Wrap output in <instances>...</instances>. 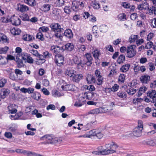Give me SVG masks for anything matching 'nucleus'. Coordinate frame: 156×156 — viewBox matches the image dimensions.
<instances>
[{
  "mask_svg": "<svg viewBox=\"0 0 156 156\" xmlns=\"http://www.w3.org/2000/svg\"><path fill=\"white\" fill-rule=\"evenodd\" d=\"M62 26L58 23L52 24L50 25L52 30L55 32V36L60 39L62 38V37L61 33L64 30Z\"/></svg>",
  "mask_w": 156,
  "mask_h": 156,
  "instance_id": "obj_1",
  "label": "nucleus"
},
{
  "mask_svg": "<svg viewBox=\"0 0 156 156\" xmlns=\"http://www.w3.org/2000/svg\"><path fill=\"white\" fill-rule=\"evenodd\" d=\"M41 139L45 140V141L44 143L45 144H52L58 142L57 139L55 138L53 136L46 135L42 136Z\"/></svg>",
  "mask_w": 156,
  "mask_h": 156,
  "instance_id": "obj_2",
  "label": "nucleus"
},
{
  "mask_svg": "<svg viewBox=\"0 0 156 156\" xmlns=\"http://www.w3.org/2000/svg\"><path fill=\"white\" fill-rule=\"evenodd\" d=\"M135 46L131 45L127 47L126 48V56L129 58L133 57L136 53V51L134 49Z\"/></svg>",
  "mask_w": 156,
  "mask_h": 156,
  "instance_id": "obj_3",
  "label": "nucleus"
},
{
  "mask_svg": "<svg viewBox=\"0 0 156 156\" xmlns=\"http://www.w3.org/2000/svg\"><path fill=\"white\" fill-rule=\"evenodd\" d=\"M54 60L56 65L59 66H61L63 65L64 58L62 55L60 54H56L55 55Z\"/></svg>",
  "mask_w": 156,
  "mask_h": 156,
  "instance_id": "obj_4",
  "label": "nucleus"
},
{
  "mask_svg": "<svg viewBox=\"0 0 156 156\" xmlns=\"http://www.w3.org/2000/svg\"><path fill=\"white\" fill-rule=\"evenodd\" d=\"M118 147V146L115 143H112L109 146V148L106 149L105 150L106 155L112 154L115 152V150Z\"/></svg>",
  "mask_w": 156,
  "mask_h": 156,
  "instance_id": "obj_5",
  "label": "nucleus"
},
{
  "mask_svg": "<svg viewBox=\"0 0 156 156\" xmlns=\"http://www.w3.org/2000/svg\"><path fill=\"white\" fill-rule=\"evenodd\" d=\"M9 21L13 25L16 26L19 25L21 23L20 19L18 17L15 16L14 15L10 18Z\"/></svg>",
  "mask_w": 156,
  "mask_h": 156,
  "instance_id": "obj_6",
  "label": "nucleus"
},
{
  "mask_svg": "<svg viewBox=\"0 0 156 156\" xmlns=\"http://www.w3.org/2000/svg\"><path fill=\"white\" fill-rule=\"evenodd\" d=\"M83 94V97L86 99L95 100L96 99L95 96H97V94L96 93H94V92H85Z\"/></svg>",
  "mask_w": 156,
  "mask_h": 156,
  "instance_id": "obj_7",
  "label": "nucleus"
},
{
  "mask_svg": "<svg viewBox=\"0 0 156 156\" xmlns=\"http://www.w3.org/2000/svg\"><path fill=\"white\" fill-rule=\"evenodd\" d=\"M93 56L95 60V63L97 65H98L99 64V58L101 55V53L100 51L98 50H95L92 52Z\"/></svg>",
  "mask_w": 156,
  "mask_h": 156,
  "instance_id": "obj_8",
  "label": "nucleus"
},
{
  "mask_svg": "<svg viewBox=\"0 0 156 156\" xmlns=\"http://www.w3.org/2000/svg\"><path fill=\"white\" fill-rule=\"evenodd\" d=\"M84 56L86 59V64L88 66H91L93 60V58L91 53H87L85 54Z\"/></svg>",
  "mask_w": 156,
  "mask_h": 156,
  "instance_id": "obj_9",
  "label": "nucleus"
},
{
  "mask_svg": "<svg viewBox=\"0 0 156 156\" xmlns=\"http://www.w3.org/2000/svg\"><path fill=\"white\" fill-rule=\"evenodd\" d=\"M147 96L152 99L151 101L154 103L156 101V91L152 90L149 91L147 93Z\"/></svg>",
  "mask_w": 156,
  "mask_h": 156,
  "instance_id": "obj_10",
  "label": "nucleus"
},
{
  "mask_svg": "<svg viewBox=\"0 0 156 156\" xmlns=\"http://www.w3.org/2000/svg\"><path fill=\"white\" fill-rule=\"evenodd\" d=\"M60 83H63V84L61 86L62 90H71L73 88V85L71 84H67L66 82L63 80H61Z\"/></svg>",
  "mask_w": 156,
  "mask_h": 156,
  "instance_id": "obj_11",
  "label": "nucleus"
},
{
  "mask_svg": "<svg viewBox=\"0 0 156 156\" xmlns=\"http://www.w3.org/2000/svg\"><path fill=\"white\" fill-rule=\"evenodd\" d=\"M85 98L83 97V94L82 96L80 97L78 99V101H76L75 104L74 106L76 107H80L83 105L84 104V102L86 101Z\"/></svg>",
  "mask_w": 156,
  "mask_h": 156,
  "instance_id": "obj_12",
  "label": "nucleus"
},
{
  "mask_svg": "<svg viewBox=\"0 0 156 156\" xmlns=\"http://www.w3.org/2000/svg\"><path fill=\"white\" fill-rule=\"evenodd\" d=\"M83 76L80 74H76L74 73L73 76L71 77V79L74 82L78 83L82 79Z\"/></svg>",
  "mask_w": 156,
  "mask_h": 156,
  "instance_id": "obj_13",
  "label": "nucleus"
},
{
  "mask_svg": "<svg viewBox=\"0 0 156 156\" xmlns=\"http://www.w3.org/2000/svg\"><path fill=\"white\" fill-rule=\"evenodd\" d=\"M17 9L18 11L21 12H27L29 10V8L27 6L20 4L18 5Z\"/></svg>",
  "mask_w": 156,
  "mask_h": 156,
  "instance_id": "obj_14",
  "label": "nucleus"
},
{
  "mask_svg": "<svg viewBox=\"0 0 156 156\" xmlns=\"http://www.w3.org/2000/svg\"><path fill=\"white\" fill-rule=\"evenodd\" d=\"M150 76L147 75H144L142 76L140 78L141 82L143 83H148L150 80Z\"/></svg>",
  "mask_w": 156,
  "mask_h": 156,
  "instance_id": "obj_15",
  "label": "nucleus"
},
{
  "mask_svg": "<svg viewBox=\"0 0 156 156\" xmlns=\"http://www.w3.org/2000/svg\"><path fill=\"white\" fill-rule=\"evenodd\" d=\"M30 96L33 99L38 101L41 98V94L39 92L35 91L30 95Z\"/></svg>",
  "mask_w": 156,
  "mask_h": 156,
  "instance_id": "obj_16",
  "label": "nucleus"
},
{
  "mask_svg": "<svg viewBox=\"0 0 156 156\" xmlns=\"http://www.w3.org/2000/svg\"><path fill=\"white\" fill-rule=\"evenodd\" d=\"M16 107V105L14 104H10L8 106V108L9 113L14 114L16 112L17 110Z\"/></svg>",
  "mask_w": 156,
  "mask_h": 156,
  "instance_id": "obj_17",
  "label": "nucleus"
},
{
  "mask_svg": "<svg viewBox=\"0 0 156 156\" xmlns=\"http://www.w3.org/2000/svg\"><path fill=\"white\" fill-rule=\"evenodd\" d=\"M154 6H152L149 9V13L156 15V0H150Z\"/></svg>",
  "mask_w": 156,
  "mask_h": 156,
  "instance_id": "obj_18",
  "label": "nucleus"
},
{
  "mask_svg": "<svg viewBox=\"0 0 156 156\" xmlns=\"http://www.w3.org/2000/svg\"><path fill=\"white\" fill-rule=\"evenodd\" d=\"M76 71L72 69H66L65 72V74L68 77L71 78L73 76Z\"/></svg>",
  "mask_w": 156,
  "mask_h": 156,
  "instance_id": "obj_19",
  "label": "nucleus"
},
{
  "mask_svg": "<svg viewBox=\"0 0 156 156\" xmlns=\"http://www.w3.org/2000/svg\"><path fill=\"white\" fill-rule=\"evenodd\" d=\"M9 93V90L8 89H3L0 91V97L4 98Z\"/></svg>",
  "mask_w": 156,
  "mask_h": 156,
  "instance_id": "obj_20",
  "label": "nucleus"
},
{
  "mask_svg": "<svg viewBox=\"0 0 156 156\" xmlns=\"http://www.w3.org/2000/svg\"><path fill=\"white\" fill-rule=\"evenodd\" d=\"M61 50V48L59 46L53 45L50 48V50L53 52L55 53L56 54L59 53Z\"/></svg>",
  "mask_w": 156,
  "mask_h": 156,
  "instance_id": "obj_21",
  "label": "nucleus"
},
{
  "mask_svg": "<svg viewBox=\"0 0 156 156\" xmlns=\"http://www.w3.org/2000/svg\"><path fill=\"white\" fill-rule=\"evenodd\" d=\"M22 153L27 156H41V155L39 154L28 151L23 150Z\"/></svg>",
  "mask_w": 156,
  "mask_h": 156,
  "instance_id": "obj_22",
  "label": "nucleus"
},
{
  "mask_svg": "<svg viewBox=\"0 0 156 156\" xmlns=\"http://www.w3.org/2000/svg\"><path fill=\"white\" fill-rule=\"evenodd\" d=\"M142 130L135 128L133 130V133L134 136L136 137L141 136L142 133Z\"/></svg>",
  "mask_w": 156,
  "mask_h": 156,
  "instance_id": "obj_23",
  "label": "nucleus"
},
{
  "mask_svg": "<svg viewBox=\"0 0 156 156\" xmlns=\"http://www.w3.org/2000/svg\"><path fill=\"white\" fill-rule=\"evenodd\" d=\"M51 8V5L48 4H44L41 7L42 11L44 12L49 11L50 9Z\"/></svg>",
  "mask_w": 156,
  "mask_h": 156,
  "instance_id": "obj_24",
  "label": "nucleus"
},
{
  "mask_svg": "<svg viewBox=\"0 0 156 156\" xmlns=\"http://www.w3.org/2000/svg\"><path fill=\"white\" fill-rule=\"evenodd\" d=\"M130 67V65L129 64H126L122 66L120 69V70L121 72L126 73L129 70Z\"/></svg>",
  "mask_w": 156,
  "mask_h": 156,
  "instance_id": "obj_25",
  "label": "nucleus"
},
{
  "mask_svg": "<svg viewBox=\"0 0 156 156\" xmlns=\"http://www.w3.org/2000/svg\"><path fill=\"white\" fill-rule=\"evenodd\" d=\"M145 144L150 146H156V139L146 140L145 141Z\"/></svg>",
  "mask_w": 156,
  "mask_h": 156,
  "instance_id": "obj_26",
  "label": "nucleus"
},
{
  "mask_svg": "<svg viewBox=\"0 0 156 156\" xmlns=\"http://www.w3.org/2000/svg\"><path fill=\"white\" fill-rule=\"evenodd\" d=\"M78 3V1L76 0L73 1L72 2L71 8L74 11H77L79 8Z\"/></svg>",
  "mask_w": 156,
  "mask_h": 156,
  "instance_id": "obj_27",
  "label": "nucleus"
},
{
  "mask_svg": "<svg viewBox=\"0 0 156 156\" xmlns=\"http://www.w3.org/2000/svg\"><path fill=\"white\" fill-rule=\"evenodd\" d=\"M33 36L28 34H24L22 36L23 39L25 41H32Z\"/></svg>",
  "mask_w": 156,
  "mask_h": 156,
  "instance_id": "obj_28",
  "label": "nucleus"
},
{
  "mask_svg": "<svg viewBox=\"0 0 156 156\" xmlns=\"http://www.w3.org/2000/svg\"><path fill=\"white\" fill-rule=\"evenodd\" d=\"M126 91L129 95H133L136 92V90L133 87H130L127 88Z\"/></svg>",
  "mask_w": 156,
  "mask_h": 156,
  "instance_id": "obj_29",
  "label": "nucleus"
},
{
  "mask_svg": "<svg viewBox=\"0 0 156 156\" xmlns=\"http://www.w3.org/2000/svg\"><path fill=\"white\" fill-rule=\"evenodd\" d=\"M64 34L65 36L69 38H71L73 37V33L71 30L68 29L65 30Z\"/></svg>",
  "mask_w": 156,
  "mask_h": 156,
  "instance_id": "obj_30",
  "label": "nucleus"
},
{
  "mask_svg": "<svg viewBox=\"0 0 156 156\" xmlns=\"http://www.w3.org/2000/svg\"><path fill=\"white\" fill-rule=\"evenodd\" d=\"M119 88V86L117 84H115L112 87V88H107L106 90L109 91L115 92L117 91Z\"/></svg>",
  "mask_w": 156,
  "mask_h": 156,
  "instance_id": "obj_31",
  "label": "nucleus"
},
{
  "mask_svg": "<svg viewBox=\"0 0 156 156\" xmlns=\"http://www.w3.org/2000/svg\"><path fill=\"white\" fill-rule=\"evenodd\" d=\"M11 33L14 35H18L21 32V30L17 28H13L10 30Z\"/></svg>",
  "mask_w": 156,
  "mask_h": 156,
  "instance_id": "obj_32",
  "label": "nucleus"
},
{
  "mask_svg": "<svg viewBox=\"0 0 156 156\" xmlns=\"http://www.w3.org/2000/svg\"><path fill=\"white\" fill-rule=\"evenodd\" d=\"M66 50L69 51H72L74 48V45L73 43H67L65 45Z\"/></svg>",
  "mask_w": 156,
  "mask_h": 156,
  "instance_id": "obj_33",
  "label": "nucleus"
},
{
  "mask_svg": "<svg viewBox=\"0 0 156 156\" xmlns=\"http://www.w3.org/2000/svg\"><path fill=\"white\" fill-rule=\"evenodd\" d=\"M125 60V57L124 55H120L118 57L117 62L119 64H122Z\"/></svg>",
  "mask_w": 156,
  "mask_h": 156,
  "instance_id": "obj_34",
  "label": "nucleus"
},
{
  "mask_svg": "<svg viewBox=\"0 0 156 156\" xmlns=\"http://www.w3.org/2000/svg\"><path fill=\"white\" fill-rule=\"evenodd\" d=\"M97 131L95 129H93L89 131V132L87 133V138H91L93 136H96Z\"/></svg>",
  "mask_w": 156,
  "mask_h": 156,
  "instance_id": "obj_35",
  "label": "nucleus"
},
{
  "mask_svg": "<svg viewBox=\"0 0 156 156\" xmlns=\"http://www.w3.org/2000/svg\"><path fill=\"white\" fill-rule=\"evenodd\" d=\"M118 19L120 21H122L126 20V14L123 13L119 14L117 16Z\"/></svg>",
  "mask_w": 156,
  "mask_h": 156,
  "instance_id": "obj_36",
  "label": "nucleus"
},
{
  "mask_svg": "<svg viewBox=\"0 0 156 156\" xmlns=\"http://www.w3.org/2000/svg\"><path fill=\"white\" fill-rule=\"evenodd\" d=\"M16 62L17 65V66L18 68H21L23 67L24 65L23 64L22 60L20 59L18 57L16 58Z\"/></svg>",
  "mask_w": 156,
  "mask_h": 156,
  "instance_id": "obj_37",
  "label": "nucleus"
},
{
  "mask_svg": "<svg viewBox=\"0 0 156 156\" xmlns=\"http://www.w3.org/2000/svg\"><path fill=\"white\" fill-rule=\"evenodd\" d=\"M86 80L88 83L95 82L96 80L94 77L91 75H89L86 78Z\"/></svg>",
  "mask_w": 156,
  "mask_h": 156,
  "instance_id": "obj_38",
  "label": "nucleus"
},
{
  "mask_svg": "<svg viewBox=\"0 0 156 156\" xmlns=\"http://www.w3.org/2000/svg\"><path fill=\"white\" fill-rule=\"evenodd\" d=\"M147 90V87H140L138 92V96H141L143 93H145Z\"/></svg>",
  "mask_w": 156,
  "mask_h": 156,
  "instance_id": "obj_39",
  "label": "nucleus"
},
{
  "mask_svg": "<svg viewBox=\"0 0 156 156\" xmlns=\"http://www.w3.org/2000/svg\"><path fill=\"white\" fill-rule=\"evenodd\" d=\"M2 41L3 43H6L7 42V37L3 34L0 33V42Z\"/></svg>",
  "mask_w": 156,
  "mask_h": 156,
  "instance_id": "obj_40",
  "label": "nucleus"
},
{
  "mask_svg": "<svg viewBox=\"0 0 156 156\" xmlns=\"http://www.w3.org/2000/svg\"><path fill=\"white\" fill-rule=\"evenodd\" d=\"M24 2L31 6H34L36 3L35 0H24Z\"/></svg>",
  "mask_w": 156,
  "mask_h": 156,
  "instance_id": "obj_41",
  "label": "nucleus"
},
{
  "mask_svg": "<svg viewBox=\"0 0 156 156\" xmlns=\"http://www.w3.org/2000/svg\"><path fill=\"white\" fill-rule=\"evenodd\" d=\"M72 60L73 61L74 64H77L78 66H81V62L79 61V58L77 56H74L73 57Z\"/></svg>",
  "mask_w": 156,
  "mask_h": 156,
  "instance_id": "obj_42",
  "label": "nucleus"
},
{
  "mask_svg": "<svg viewBox=\"0 0 156 156\" xmlns=\"http://www.w3.org/2000/svg\"><path fill=\"white\" fill-rule=\"evenodd\" d=\"M117 94L119 97L122 98H126L127 96V94L126 93L120 91L117 93Z\"/></svg>",
  "mask_w": 156,
  "mask_h": 156,
  "instance_id": "obj_43",
  "label": "nucleus"
},
{
  "mask_svg": "<svg viewBox=\"0 0 156 156\" xmlns=\"http://www.w3.org/2000/svg\"><path fill=\"white\" fill-rule=\"evenodd\" d=\"M138 36L137 35H131L130 37L129 38V41L131 43H132L136 41L138 38Z\"/></svg>",
  "mask_w": 156,
  "mask_h": 156,
  "instance_id": "obj_44",
  "label": "nucleus"
},
{
  "mask_svg": "<svg viewBox=\"0 0 156 156\" xmlns=\"http://www.w3.org/2000/svg\"><path fill=\"white\" fill-rule=\"evenodd\" d=\"M108 29V27L105 24L102 25L100 26V31L103 33H105L107 31Z\"/></svg>",
  "mask_w": 156,
  "mask_h": 156,
  "instance_id": "obj_45",
  "label": "nucleus"
},
{
  "mask_svg": "<svg viewBox=\"0 0 156 156\" xmlns=\"http://www.w3.org/2000/svg\"><path fill=\"white\" fill-rule=\"evenodd\" d=\"M125 77L126 76L124 74H120L119 77V82L121 83H123L125 80Z\"/></svg>",
  "mask_w": 156,
  "mask_h": 156,
  "instance_id": "obj_46",
  "label": "nucleus"
},
{
  "mask_svg": "<svg viewBox=\"0 0 156 156\" xmlns=\"http://www.w3.org/2000/svg\"><path fill=\"white\" fill-rule=\"evenodd\" d=\"M91 4L92 6L95 9H98L100 8V4L95 0L92 2Z\"/></svg>",
  "mask_w": 156,
  "mask_h": 156,
  "instance_id": "obj_47",
  "label": "nucleus"
},
{
  "mask_svg": "<svg viewBox=\"0 0 156 156\" xmlns=\"http://www.w3.org/2000/svg\"><path fill=\"white\" fill-rule=\"evenodd\" d=\"M99 108H96L90 110L88 112V114H95L99 113Z\"/></svg>",
  "mask_w": 156,
  "mask_h": 156,
  "instance_id": "obj_48",
  "label": "nucleus"
},
{
  "mask_svg": "<svg viewBox=\"0 0 156 156\" xmlns=\"http://www.w3.org/2000/svg\"><path fill=\"white\" fill-rule=\"evenodd\" d=\"M17 130V126L15 124H12L9 128V130L12 133L15 132Z\"/></svg>",
  "mask_w": 156,
  "mask_h": 156,
  "instance_id": "obj_49",
  "label": "nucleus"
},
{
  "mask_svg": "<svg viewBox=\"0 0 156 156\" xmlns=\"http://www.w3.org/2000/svg\"><path fill=\"white\" fill-rule=\"evenodd\" d=\"M36 38L40 39L41 41H43L44 40L43 35L41 32L39 31L38 33L36 36Z\"/></svg>",
  "mask_w": 156,
  "mask_h": 156,
  "instance_id": "obj_50",
  "label": "nucleus"
},
{
  "mask_svg": "<svg viewBox=\"0 0 156 156\" xmlns=\"http://www.w3.org/2000/svg\"><path fill=\"white\" fill-rule=\"evenodd\" d=\"M92 154H95V155H106V154L105 153V150L102 151H93L92 152Z\"/></svg>",
  "mask_w": 156,
  "mask_h": 156,
  "instance_id": "obj_51",
  "label": "nucleus"
},
{
  "mask_svg": "<svg viewBox=\"0 0 156 156\" xmlns=\"http://www.w3.org/2000/svg\"><path fill=\"white\" fill-rule=\"evenodd\" d=\"M7 82V79L5 78H2L0 80V87H4Z\"/></svg>",
  "mask_w": 156,
  "mask_h": 156,
  "instance_id": "obj_52",
  "label": "nucleus"
},
{
  "mask_svg": "<svg viewBox=\"0 0 156 156\" xmlns=\"http://www.w3.org/2000/svg\"><path fill=\"white\" fill-rule=\"evenodd\" d=\"M143 127V124L142 121L141 120H139L138 121L137 127L136 128L142 130Z\"/></svg>",
  "mask_w": 156,
  "mask_h": 156,
  "instance_id": "obj_53",
  "label": "nucleus"
},
{
  "mask_svg": "<svg viewBox=\"0 0 156 156\" xmlns=\"http://www.w3.org/2000/svg\"><path fill=\"white\" fill-rule=\"evenodd\" d=\"M97 81H96V83L98 85H101L103 83V78L102 76L98 77L97 78Z\"/></svg>",
  "mask_w": 156,
  "mask_h": 156,
  "instance_id": "obj_54",
  "label": "nucleus"
},
{
  "mask_svg": "<svg viewBox=\"0 0 156 156\" xmlns=\"http://www.w3.org/2000/svg\"><path fill=\"white\" fill-rule=\"evenodd\" d=\"M9 49L8 47L5 46L4 48H0V54L6 53Z\"/></svg>",
  "mask_w": 156,
  "mask_h": 156,
  "instance_id": "obj_55",
  "label": "nucleus"
},
{
  "mask_svg": "<svg viewBox=\"0 0 156 156\" xmlns=\"http://www.w3.org/2000/svg\"><path fill=\"white\" fill-rule=\"evenodd\" d=\"M49 30V28L48 27L45 26H43L40 27L39 29V31L41 32V31L43 32H47Z\"/></svg>",
  "mask_w": 156,
  "mask_h": 156,
  "instance_id": "obj_56",
  "label": "nucleus"
},
{
  "mask_svg": "<svg viewBox=\"0 0 156 156\" xmlns=\"http://www.w3.org/2000/svg\"><path fill=\"white\" fill-rule=\"evenodd\" d=\"M21 18L24 21H29L30 20L28 14H26L23 15Z\"/></svg>",
  "mask_w": 156,
  "mask_h": 156,
  "instance_id": "obj_57",
  "label": "nucleus"
},
{
  "mask_svg": "<svg viewBox=\"0 0 156 156\" xmlns=\"http://www.w3.org/2000/svg\"><path fill=\"white\" fill-rule=\"evenodd\" d=\"M99 113H105L108 111V109L106 107H100L99 108Z\"/></svg>",
  "mask_w": 156,
  "mask_h": 156,
  "instance_id": "obj_58",
  "label": "nucleus"
},
{
  "mask_svg": "<svg viewBox=\"0 0 156 156\" xmlns=\"http://www.w3.org/2000/svg\"><path fill=\"white\" fill-rule=\"evenodd\" d=\"M43 56L45 58H50L52 57V54L47 51L44 52L43 53Z\"/></svg>",
  "mask_w": 156,
  "mask_h": 156,
  "instance_id": "obj_59",
  "label": "nucleus"
},
{
  "mask_svg": "<svg viewBox=\"0 0 156 156\" xmlns=\"http://www.w3.org/2000/svg\"><path fill=\"white\" fill-rule=\"evenodd\" d=\"M30 52L36 56H38L39 55L38 51L36 50L31 49L30 51Z\"/></svg>",
  "mask_w": 156,
  "mask_h": 156,
  "instance_id": "obj_60",
  "label": "nucleus"
},
{
  "mask_svg": "<svg viewBox=\"0 0 156 156\" xmlns=\"http://www.w3.org/2000/svg\"><path fill=\"white\" fill-rule=\"evenodd\" d=\"M55 106L54 105L50 104L47 106L46 107V109L47 110H49V109L55 110Z\"/></svg>",
  "mask_w": 156,
  "mask_h": 156,
  "instance_id": "obj_61",
  "label": "nucleus"
},
{
  "mask_svg": "<svg viewBox=\"0 0 156 156\" xmlns=\"http://www.w3.org/2000/svg\"><path fill=\"white\" fill-rule=\"evenodd\" d=\"M54 97L55 96H57L58 97H59L60 96V94L59 91L57 90H53L52 91V93Z\"/></svg>",
  "mask_w": 156,
  "mask_h": 156,
  "instance_id": "obj_62",
  "label": "nucleus"
},
{
  "mask_svg": "<svg viewBox=\"0 0 156 156\" xmlns=\"http://www.w3.org/2000/svg\"><path fill=\"white\" fill-rule=\"evenodd\" d=\"M91 124L90 123H88L82 128L83 130H88L90 128Z\"/></svg>",
  "mask_w": 156,
  "mask_h": 156,
  "instance_id": "obj_63",
  "label": "nucleus"
},
{
  "mask_svg": "<svg viewBox=\"0 0 156 156\" xmlns=\"http://www.w3.org/2000/svg\"><path fill=\"white\" fill-rule=\"evenodd\" d=\"M153 46V43L151 41L148 42L145 46V48L146 49H150Z\"/></svg>",
  "mask_w": 156,
  "mask_h": 156,
  "instance_id": "obj_64",
  "label": "nucleus"
}]
</instances>
